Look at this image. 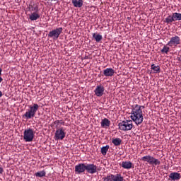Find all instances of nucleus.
Wrapping results in <instances>:
<instances>
[{"mask_svg": "<svg viewBox=\"0 0 181 181\" xmlns=\"http://www.w3.org/2000/svg\"><path fill=\"white\" fill-rule=\"evenodd\" d=\"M86 172V163H81L75 165L76 175H81Z\"/></svg>", "mask_w": 181, "mask_h": 181, "instance_id": "10", "label": "nucleus"}, {"mask_svg": "<svg viewBox=\"0 0 181 181\" xmlns=\"http://www.w3.org/2000/svg\"><path fill=\"white\" fill-rule=\"evenodd\" d=\"M32 11H35V12H37L39 11V7L36 6L32 8Z\"/></svg>", "mask_w": 181, "mask_h": 181, "instance_id": "29", "label": "nucleus"}, {"mask_svg": "<svg viewBox=\"0 0 181 181\" xmlns=\"http://www.w3.org/2000/svg\"><path fill=\"white\" fill-rule=\"evenodd\" d=\"M112 143L115 146H119L122 143V140L119 138L112 139Z\"/></svg>", "mask_w": 181, "mask_h": 181, "instance_id": "19", "label": "nucleus"}, {"mask_svg": "<svg viewBox=\"0 0 181 181\" xmlns=\"http://www.w3.org/2000/svg\"><path fill=\"white\" fill-rule=\"evenodd\" d=\"M62 32H63V28L62 27L52 30L48 33V37H52L54 40H57L59 36L62 35Z\"/></svg>", "mask_w": 181, "mask_h": 181, "instance_id": "7", "label": "nucleus"}, {"mask_svg": "<svg viewBox=\"0 0 181 181\" xmlns=\"http://www.w3.org/2000/svg\"><path fill=\"white\" fill-rule=\"evenodd\" d=\"M113 181H124V177L119 173L113 175Z\"/></svg>", "mask_w": 181, "mask_h": 181, "instance_id": "20", "label": "nucleus"}, {"mask_svg": "<svg viewBox=\"0 0 181 181\" xmlns=\"http://www.w3.org/2000/svg\"><path fill=\"white\" fill-rule=\"evenodd\" d=\"M120 131H131L134 128L132 120H124L118 124Z\"/></svg>", "mask_w": 181, "mask_h": 181, "instance_id": "4", "label": "nucleus"}, {"mask_svg": "<svg viewBox=\"0 0 181 181\" xmlns=\"http://www.w3.org/2000/svg\"><path fill=\"white\" fill-rule=\"evenodd\" d=\"M115 71L112 68H107L103 71V74L105 77H112Z\"/></svg>", "mask_w": 181, "mask_h": 181, "instance_id": "12", "label": "nucleus"}, {"mask_svg": "<svg viewBox=\"0 0 181 181\" xmlns=\"http://www.w3.org/2000/svg\"><path fill=\"white\" fill-rule=\"evenodd\" d=\"M105 90V89L103 85L97 86L94 90L95 95H96V97H103V95H104Z\"/></svg>", "mask_w": 181, "mask_h": 181, "instance_id": "11", "label": "nucleus"}, {"mask_svg": "<svg viewBox=\"0 0 181 181\" xmlns=\"http://www.w3.org/2000/svg\"><path fill=\"white\" fill-rule=\"evenodd\" d=\"M180 177H181L180 173H179L174 172V173H171L169 175L170 180H173V181L180 180Z\"/></svg>", "mask_w": 181, "mask_h": 181, "instance_id": "13", "label": "nucleus"}, {"mask_svg": "<svg viewBox=\"0 0 181 181\" xmlns=\"http://www.w3.org/2000/svg\"><path fill=\"white\" fill-rule=\"evenodd\" d=\"M144 108H145V106L137 104L132 106L130 118L136 125H141L144 122V112H142Z\"/></svg>", "mask_w": 181, "mask_h": 181, "instance_id": "1", "label": "nucleus"}, {"mask_svg": "<svg viewBox=\"0 0 181 181\" xmlns=\"http://www.w3.org/2000/svg\"><path fill=\"white\" fill-rule=\"evenodd\" d=\"M54 125H56V127L57 128V127H59V125H60V122L59 120H55L54 122Z\"/></svg>", "mask_w": 181, "mask_h": 181, "instance_id": "28", "label": "nucleus"}, {"mask_svg": "<svg viewBox=\"0 0 181 181\" xmlns=\"http://www.w3.org/2000/svg\"><path fill=\"white\" fill-rule=\"evenodd\" d=\"M103 181H114L113 175L110 174L103 178Z\"/></svg>", "mask_w": 181, "mask_h": 181, "instance_id": "26", "label": "nucleus"}, {"mask_svg": "<svg viewBox=\"0 0 181 181\" xmlns=\"http://www.w3.org/2000/svg\"><path fill=\"white\" fill-rule=\"evenodd\" d=\"M33 138H35V131H33V129L29 128L24 131L23 139L25 142H32Z\"/></svg>", "mask_w": 181, "mask_h": 181, "instance_id": "5", "label": "nucleus"}, {"mask_svg": "<svg viewBox=\"0 0 181 181\" xmlns=\"http://www.w3.org/2000/svg\"><path fill=\"white\" fill-rule=\"evenodd\" d=\"M40 18V14L37 12H33L29 15V19L31 21H37Z\"/></svg>", "mask_w": 181, "mask_h": 181, "instance_id": "15", "label": "nucleus"}, {"mask_svg": "<svg viewBox=\"0 0 181 181\" xmlns=\"http://www.w3.org/2000/svg\"><path fill=\"white\" fill-rule=\"evenodd\" d=\"M108 149H110V146L106 145L105 146H103L100 148V152L102 155H104V156L107 155V153L108 152Z\"/></svg>", "mask_w": 181, "mask_h": 181, "instance_id": "21", "label": "nucleus"}, {"mask_svg": "<svg viewBox=\"0 0 181 181\" xmlns=\"http://www.w3.org/2000/svg\"><path fill=\"white\" fill-rule=\"evenodd\" d=\"M66 138V132L63 127L57 128L55 131L54 139L55 141H63Z\"/></svg>", "mask_w": 181, "mask_h": 181, "instance_id": "6", "label": "nucleus"}, {"mask_svg": "<svg viewBox=\"0 0 181 181\" xmlns=\"http://www.w3.org/2000/svg\"><path fill=\"white\" fill-rule=\"evenodd\" d=\"M3 94H2V91L0 90V98L2 97Z\"/></svg>", "mask_w": 181, "mask_h": 181, "instance_id": "32", "label": "nucleus"}, {"mask_svg": "<svg viewBox=\"0 0 181 181\" xmlns=\"http://www.w3.org/2000/svg\"><path fill=\"white\" fill-rule=\"evenodd\" d=\"M2 77L0 76V83H2Z\"/></svg>", "mask_w": 181, "mask_h": 181, "instance_id": "35", "label": "nucleus"}, {"mask_svg": "<svg viewBox=\"0 0 181 181\" xmlns=\"http://www.w3.org/2000/svg\"><path fill=\"white\" fill-rule=\"evenodd\" d=\"M123 169H131L132 168V163L131 161H123L122 163Z\"/></svg>", "mask_w": 181, "mask_h": 181, "instance_id": "16", "label": "nucleus"}, {"mask_svg": "<svg viewBox=\"0 0 181 181\" xmlns=\"http://www.w3.org/2000/svg\"><path fill=\"white\" fill-rule=\"evenodd\" d=\"M72 4L75 8H81L83 6V0H72Z\"/></svg>", "mask_w": 181, "mask_h": 181, "instance_id": "17", "label": "nucleus"}, {"mask_svg": "<svg viewBox=\"0 0 181 181\" xmlns=\"http://www.w3.org/2000/svg\"><path fill=\"white\" fill-rule=\"evenodd\" d=\"M2 74V69L0 68V76Z\"/></svg>", "mask_w": 181, "mask_h": 181, "instance_id": "33", "label": "nucleus"}, {"mask_svg": "<svg viewBox=\"0 0 181 181\" xmlns=\"http://www.w3.org/2000/svg\"><path fill=\"white\" fill-rule=\"evenodd\" d=\"M35 176H36V177H45V176H46V171L42 170V171L37 172L35 174Z\"/></svg>", "mask_w": 181, "mask_h": 181, "instance_id": "23", "label": "nucleus"}, {"mask_svg": "<svg viewBox=\"0 0 181 181\" xmlns=\"http://www.w3.org/2000/svg\"><path fill=\"white\" fill-rule=\"evenodd\" d=\"M93 37L95 39V40L97 42V43H100L101 40H103V35L97 33L93 34Z\"/></svg>", "mask_w": 181, "mask_h": 181, "instance_id": "18", "label": "nucleus"}, {"mask_svg": "<svg viewBox=\"0 0 181 181\" xmlns=\"http://www.w3.org/2000/svg\"><path fill=\"white\" fill-rule=\"evenodd\" d=\"M169 50L170 48L169 47H168V45H164L163 49L160 50L161 53H165L166 54H168V53H169Z\"/></svg>", "mask_w": 181, "mask_h": 181, "instance_id": "27", "label": "nucleus"}, {"mask_svg": "<svg viewBox=\"0 0 181 181\" xmlns=\"http://www.w3.org/2000/svg\"><path fill=\"white\" fill-rule=\"evenodd\" d=\"M100 124L102 128H108V127H110V125L111 124V122L110 121V119L104 118L102 119Z\"/></svg>", "mask_w": 181, "mask_h": 181, "instance_id": "14", "label": "nucleus"}, {"mask_svg": "<svg viewBox=\"0 0 181 181\" xmlns=\"http://www.w3.org/2000/svg\"><path fill=\"white\" fill-rule=\"evenodd\" d=\"M4 173V168L2 166L0 165V175H2Z\"/></svg>", "mask_w": 181, "mask_h": 181, "instance_id": "30", "label": "nucleus"}, {"mask_svg": "<svg viewBox=\"0 0 181 181\" xmlns=\"http://www.w3.org/2000/svg\"><path fill=\"white\" fill-rule=\"evenodd\" d=\"M86 163V170L88 173L90 175H94V173H97V165L94 163Z\"/></svg>", "mask_w": 181, "mask_h": 181, "instance_id": "9", "label": "nucleus"}, {"mask_svg": "<svg viewBox=\"0 0 181 181\" xmlns=\"http://www.w3.org/2000/svg\"><path fill=\"white\" fill-rule=\"evenodd\" d=\"M59 124H60L61 125H64L65 122H64V121H63V120H59Z\"/></svg>", "mask_w": 181, "mask_h": 181, "instance_id": "31", "label": "nucleus"}, {"mask_svg": "<svg viewBox=\"0 0 181 181\" xmlns=\"http://www.w3.org/2000/svg\"><path fill=\"white\" fill-rule=\"evenodd\" d=\"M143 162H146L148 165H152V166H159L160 165V160L158 158H155L151 155L144 156L141 158Z\"/></svg>", "mask_w": 181, "mask_h": 181, "instance_id": "2", "label": "nucleus"}, {"mask_svg": "<svg viewBox=\"0 0 181 181\" xmlns=\"http://www.w3.org/2000/svg\"><path fill=\"white\" fill-rule=\"evenodd\" d=\"M178 60H179V62H181V56L180 57H178Z\"/></svg>", "mask_w": 181, "mask_h": 181, "instance_id": "34", "label": "nucleus"}, {"mask_svg": "<svg viewBox=\"0 0 181 181\" xmlns=\"http://www.w3.org/2000/svg\"><path fill=\"white\" fill-rule=\"evenodd\" d=\"M151 70H153L155 73H160V66L159 65L151 64Z\"/></svg>", "mask_w": 181, "mask_h": 181, "instance_id": "22", "label": "nucleus"}, {"mask_svg": "<svg viewBox=\"0 0 181 181\" xmlns=\"http://www.w3.org/2000/svg\"><path fill=\"white\" fill-rule=\"evenodd\" d=\"M173 17L174 18V21H181V13H173Z\"/></svg>", "mask_w": 181, "mask_h": 181, "instance_id": "24", "label": "nucleus"}, {"mask_svg": "<svg viewBox=\"0 0 181 181\" xmlns=\"http://www.w3.org/2000/svg\"><path fill=\"white\" fill-rule=\"evenodd\" d=\"M29 108L30 110H28V111L23 115L26 119H30L36 115V112H37V110H39V105L35 103L33 106H29Z\"/></svg>", "mask_w": 181, "mask_h": 181, "instance_id": "3", "label": "nucleus"}, {"mask_svg": "<svg viewBox=\"0 0 181 181\" xmlns=\"http://www.w3.org/2000/svg\"><path fill=\"white\" fill-rule=\"evenodd\" d=\"M172 22H175V19L173 16H168L167 18H165V23L168 24L172 23Z\"/></svg>", "mask_w": 181, "mask_h": 181, "instance_id": "25", "label": "nucleus"}, {"mask_svg": "<svg viewBox=\"0 0 181 181\" xmlns=\"http://www.w3.org/2000/svg\"><path fill=\"white\" fill-rule=\"evenodd\" d=\"M178 45H180V37L177 35L172 37L170 41L167 43V46L170 47H176Z\"/></svg>", "mask_w": 181, "mask_h": 181, "instance_id": "8", "label": "nucleus"}]
</instances>
